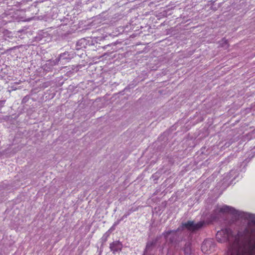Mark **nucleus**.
<instances>
[{"instance_id": "obj_2", "label": "nucleus", "mask_w": 255, "mask_h": 255, "mask_svg": "<svg viewBox=\"0 0 255 255\" xmlns=\"http://www.w3.org/2000/svg\"><path fill=\"white\" fill-rule=\"evenodd\" d=\"M205 224V222L204 221H200L197 223H195L192 221H188L182 224L181 228L182 229L185 228L191 232H194L201 229Z\"/></svg>"}, {"instance_id": "obj_9", "label": "nucleus", "mask_w": 255, "mask_h": 255, "mask_svg": "<svg viewBox=\"0 0 255 255\" xmlns=\"http://www.w3.org/2000/svg\"><path fill=\"white\" fill-rule=\"evenodd\" d=\"M130 214V212H128L126 214H125L121 219V220H124L125 218H126L129 214Z\"/></svg>"}, {"instance_id": "obj_4", "label": "nucleus", "mask_w": 255, "mask_h": 255, "mask_svg": "<svg viewBox=\"0 0 255 255\" xmlns=\"http://www.w3.org/2000/svg\"><path fill=\"white\" fill-rule=\"evenodd\" d=\"M180 230V228H178L176 230L165 231L161 236V237H164L166 243H167L168 244H172L176 241L177 238V232Z\"/></svg>"}, {"instance_id": "obj_10", "label": "nucleus", "mask_w": 255, "mask_h": 255, "mask_svg": "<svg viewBox=\"0 0 255 255\" xmlns=\"http://www.w3.org/2000/svg\"><path fill=\"white\" fill-rule=\"evenodd\" d=\"M5 100L0 101V108L2 107L5 104Z\"/></svg>"}, {"instance_id": "obj_8", "label": "nucleus", "mask_w": 255, "mask_h": 255, "mask_svg": "<svg viewBox=\"0 0 255 255\" xmlns=\"http://www.w3.org/2000/svg\"><path fill=\"white\" fill-rule=\"evenodd\" d=\"M109 236V235L108 234H105L103 238H102V240L104 242H106L107 241V238Z\"/></svg>"}, {"instance_id": "obj_3", "label": "nucleus", "mask_w": 255, "mask_h": 255, "mask_svg": "<svg viewBox=\"0 0 255 255\" xmlns=\"http://www.w3.org/2000/svg\"><path fill=\"white\" fill-rule=\"evenodd\" d=\"M161 238V236H157L155 239L148 241L144 251V255H153L155 252L156 245Z\"/></svg>"}, {"instance_id": "obj_6", "label": "nucleus", "mask_w": 255, "mask_h": 255, "mask_svg": "<svg viewBox=\"0 0 255 255\" xmlns=\"http://www.w3.org/2000/svg\"><path fill=\"white\" fill-rule=\"evenodd\" d=\"M183 251L186 255H191L192 250L191 248V243L190 242L186 243L184 248Z\"/></svg>"}, {"instance_id": "obj_7", "label": "nucleus", "mask_w": 255, "mask_h": 255, "mask_svg": "<svg viewBox=\"0 0 255 255\" xmlns=\"http://www.w3.org/2000/svg\"><path fill=\"white\" fill-rule=\"evenodd\" d=\"M72 58L70 54L68 52H64L62 54H61L59 56V57L58 59H56L58 61L61 59L63 60H70Z\"/></svg>"}, {"instance_id": "obj_12", "label": "nucleus", "mask_w": 255, "mask_h": 255, "mask_svg": "<svg viewBox=\"0 0 255 255\" xmlns=\"http://www.w3.org/2000/svg\"><path fill=\"white\" fill-rule=\"evenodd\" d=\"M222 41H223V44H228L227 40H226V39H222Z\"/></svg>"}, {"instance_id": "obj_5", "label": "nucleus", "mask_w": 255, "mask_h": 255, "mask_svg": "<svg viewBox=\"0 0 255 255\" xmlns=\"http://www.w3.org/2000/svg\"><path fill=\"white\" fill-rule=\"evenodd\" d=\"M123 244L119 241H116L110 244V249L114 254L122 251Z\"/></svg>"}, {"instance_id": "obj_1", "label": "nucleus", "mask_w": 255, "mask_h": 255, "mask_svg": "<svg viewBox=\"0 0 255 255\" xmlns=\"http://www.w3.org/2000/svg\"><path fill=\"white\" fill-rule=\"evenodd\" d=\"M221 213H229L236 218L241 217L248 220L247 227L237 233L230 228L217 232L216 239L219 242H228L227 255H255V214L242 212L232 207L224 205L214 210L210 216L211 219L216 220Z\"/></svg>"}, {"instance_id": "obj_11", "label": "nucleus", "mask_w": 255, "mask_h": 255, "mask_svg": "<svg viewBox=\"0 0 255 255\" xmlns=\"http://www.w3.org/2000/svg\"><path fill=\"white\" fill-rule=\"evenodd\" d=\"M121 221H122V220H121V219H120V220H118L116 222H115V223H114V226H116V225H118Z\"/></svg>"}, {"instance_id": "obj_13", "label": "nucleus", "mask_w": 255, "mask_h": 255, "mask_svg": "<svg viewBox=\"0 0 255 255\" xmlns=\"http://www.w3.org/2000/svg\"><path fill=\"white\" fill-rule=\"evenodd\" d=\"M28 97L27 96H26L25 97V102L28 100Z\"/></svg>"}]
</instances>
